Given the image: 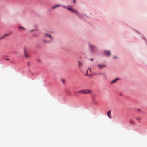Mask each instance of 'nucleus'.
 I'll list each match as a JSON object with an SVG mask.
<instances>
[{
    "mask_svg": "<svg viewBox=\"0 0 147 147\" xmlns=\"http://www.w3.org/2000/svg\"><path fill=\"white\" fill-rule=\"evenodd\" d=\"M67 10L70 11L71 13H76L77 14H78V13L77 11L74 9L71 6H69V8H67Z\"/></svg>",
    "mask_w": 147,
    "mask_h": 147,
    "instance_id": "f257e3e1",
    "label": "nucleus"
},
{
    "mask_svg": "<svg viewBox=\"0 0 147 147\" xmlns=\"http://www.w3.org/2000/svg\"><path fill=\"white\" fill-rule=\"evenodd\" d=\"M92 92V90L90 89H84V94H90Z\"/></svg>",
    "mask_w": 147,
    "mask_h": 147,
    "instance_id": "f03ea898",
    "label": "nucleus"
},
{
    "mask_svg": "<svg viewBox=\"0 0 147 147\" xmlns=\"http://www.w3.org/2000/svg\"><path fill=\"white\" fill-rule=\"evenodd\" d=\"M97 66L98 68L100 69H101L102 68H104L106 67V66L105 65L100 64H98L97 65Z\"/></svg>",
    "mask_w": 147,
    "mask_h": 147,
    "instance_id": "7ed1b4c3",
    "label": "nucleus"
},
{
    "mask_svg": "<svg viewBox=\"0 0 147 147\" xmlns=\"http://www.w3.org/2000/svg\"><path fill=\"white\" fill-rule=\"evenodd\" d=\"M24 54L26 58H28L29 57V55L27 53V49L26 48L24 49Z\"/></svg>",
    "mask_w": 147,
    "mask_h": 147,
    "instance_id": "20e7f679",
    "label": "nucleus"
},
{
    "mask_svg": "<svg viewBox=\"0 0 147 147\" xmlns=\"http://www.w3.org/2000/svg\"><path fill=\"white\" fill-rule=\"evenodd\" d=\"M44 37H48L49 38L51 39H53V38L51 37V35L47 33H45L44 34Z\"/></svg>",
    "mask_w": 147,
    "mask_h": 147,
    "instance_id": "39448f33",
    "label": "nucleus"
},
{
    "mask_svg": "<svg viewBox=\"0 0 147 147\" xmlns=\"http://www.w3.org/2000/svg\"><path fill=\"white\" fill-rule=\"evenodd\" d=\"M91 68L90 67H89L87 70L86 74V76H89L88 74L91 73Z\"/></svg>",
    "mask_w": 147,
    "mask_h": 147,
    "instance_id": "423d86ee",
    "label": "nucleus"
},
{
    "mask_svg": "<svg viewBox=\"0 0 147 147\" xmlns=\"http://www.w3.org/2000/svg\"><path fill=\"white\" fill-rule=\"evenodd\" d=\"M9 35V34H7L3 35L2 36L0 37V40L3 39L6 37L8 36Z\"/></svg>",
    "mask_w": 147,
    "mask_h": 147,
    "instance_id": "0eeeda50",
    "label": "nucleus"
},
{
    "mask_svg": "<svg viewBox=\"0 0 147 147\" xmlns=\"http://www.w3.org/2000/svg\"><path fill=\"white\" fill-rule=\"evenodd\" d=\"M104 53L105 55L110 56L111 55L110 51H105Z\"/></svg>",
    "mask_w": 147,
    "mask_h": 147,
    "instance_id": "6e6552de",
    "label": "nucleus"
},
{
    "mask_svg": "<svg viewBox=\"0 0 147 147\" xmlns=\"http://www.w3.org/2000/svg\"><path fill=\"white\" fill-rule=\"evenodd\" d=\"M78 67H81L83 65V63L81 61H79L78 62Z\"/></svg>",
    "mask_w": 147,
    "mask_h": 147,
    "instance_id": "1a4fd4ad",
    "label": "nucleus"
},
{
    "mask_svg": "<svg viewBox=\"0 0 147 147\" xmlns=\"http://www.w3.org/2000/svg\"><path fill=\"white\" fill-rule=\"evenodd\" d=\"M61 6V4H58V5H55L54 6H53L52 8V9H56V8L60 6Z\"/></svg>",
    "mask_w": 147,
    "mask_h": 147,
    "instance_id": "9d476101",
    "label": "nucleus"
},
{
    "mask_svg": "<svg viewBox=\"0 0 147 147\" xmlns=\"http://www.w3.org/2000/svg\"><path fill=\"white\" fill-rule=\"evenodd\" d=\"M111 112V110H110V111H108L107 113V114L108 115V116L110 118H111V116L110 115Z\"/></svg>",
    "mask_w": 147,
    "mask_h": 147,
    "instance_id": "9b49d317",
    "label": "nucleus"
},
{
    "mask_svg": "<svg viewBox=\"0 0 147 147\" xmlns=\"http://www.w3.org/2000/svg\"><path fill=\"white\" fill-rule=\"evenodd\" d=\"M18 28L20 31H22L25 29V28L22 27V26H21L18 27Z\"/></svg>",
    "mask_w": 147,
    "mask_h": 147,
    "instance_id": "f8f14e48",
    "label": "nucleus"
},
{
    "mask_svg": "<svg viewBox=\"0 0 147 147\" xmlns=\"http://www.w3.org/2000/svg\"><path fill=\"white\" fill-rule=\"evenodd\" d=\"M119 79V78H117L114 79L113 80L111 81V84H113L117 82V81Z\"/></svg>",
    "mask_w": 147,
    "mask_h": 147,
    "instance_id": "ddd939ff",
    "label": "nucleus"
},
{
    "mask_svg": "<svg viewBox=\"0 0 147 147\" xmlns=\"http://www.w3.org/2000/svg\"><path fill=\"white\" fill-rule=\"evenodd\" d=\"M89 46H90V48L92 50H94V48H95V47L93 45H92L90 44L89 45Z\"/></svg>",
    "mask_w": 147,
    "mask_h": 147,
    "instance_id": "4468645a",
    "label": "nucleus"
},
{
    "mask_svg": "<svg viewBox=\"0 0 147 147\" xmlns=\"http://www.w3.org/2000/svg\"><path fill=\"white\" fill-rule=\"evenodd\" d=\"M78 93H80L84 94V89L78 91L77 92Z\"/></svg>",
    "mask_w": 147,
    "mask_h": 147,
    "instance_id": "2eb2a0df",
    "label": "nucleus"
},
{
    "mask_svg": "<svg viewBox=\"0 0 147 147\" xmlns=\"http://www.w3.org/2000/svg\"><path fill=\"white\" fill-rule=\"evenodd\" d=\"M130 123L131 124H134L135 123V122L134 120H131L130 121Z\"/></svg>",
    "mask_w": 147,
    "mask_h": 147,
    "instance_id": "dca6fc26",
    "label": "nucleus"
},
{
    "mask_svg": "<svg viewBox=\"0 0 147 147\" xmlns=\"http://www.w3.org/2000/svg\"><path fill=\"white\" fill-rule=\"evenodd\" d=\"M136 120L140 121L141 120V118L140 117H136Z\"/></svg>",
    "mask_w": 147,
    "mask_h": 147,
    "instance_id": "f3484780",
    "label": "nucleus"
},
{
    "mask_svg": "<svg viewBox=\"0 0 147 147\" xmlns=\"http://www.w3.org/2000/svg\"><path fill=\"white\" fill-rule=\"evenodd\" d=\"M61 81H62V82H63V84H65V81L64 79H61Z\"/></svg>",
    "mask_w": 147,
    "mask_h": 147,
    "instance_id": "a211bd4d",
    "label": "nucleus"
},
{
    "mask_svg": "<svg viewBox=\"0 0 147 147\" xmlns=\"http://www.w3.org/2000/svg\"><path fill=\"white\" fill-rule=\"evenodd\" d=\"M63 7L64 8H66L67 9V8H69V7H67L64 6H63Z\"/></svg>",
    "mask_w": 147,
    "mask_h": 147,
    "instance_id": "6ab92c4d",
    "label": "nucleus"
},
{
    "mask_svg": "<svg viewBox=\"0 0 147 147\" xmlns=\"http://www.w3.org/2000/svg\"><path fill=\"white\" fill-rule=\"evenodd\" d=\"M27 65L28 66H29L30 65V63L29 62H28L27 63Z\"/></svg>",
    "mask_w": 147,
    "mask_h": 147,
    "instance_id": "aec40b11",
    "label": "nucleus"
},
{
    "mask_svg": "<svg viewBox=\"0 0 147 147\" xmlns=\"http://www.w3.org/2000/svg\"><path fill=\"white\" fill-rule=\"evenodd\" d=\"M96 75H102V73H99L97 74H96Z\"/></svg>",
    "mask_w": 147,
    "mask_h": 147,
    "instance_id": "412c9836",
    "label": "nucleus"
},
{
    "mask_svg": "<svg viewBox=\"0 0 147 147\" xmlns=\"http://www.w3.org/2000/svg\"><path fill=\"white\" fill-rule=\"evenodd\" d=\"M102 75H103V77L104 78H106V75L104 73H102Z\"/></svg>",
    "mask_w": 147,
    "mask_h": 147,
    "instance_id": "4be33fe9",
    "label": "nucleus"
},
{
    "mask_svg": "<svg viewBox=\"0 0 147 147\" xmlns=\"http://www.w3.org/2000/svg\"><path fill=\"white\" fill-rule=\"evenodd\" d=\"M137 111H139V112H140V111H141L139 109H137Z\"/></svg>",
    "mask_w": 147,
    "mask_h": 147,
    "instance_id": "5701e85b",
    "label": "nucleus"
},
{
    "mask_svg": "<svg viewBox=\"0 0 147 147\" xmlns=\"http://www.w3.org/2000/svg\"><path fill=\"white\" fill-rule=\"evenodd\" d=\"M5 60H9V59L8 58H6V59H5Z\"/></svg>",
    "mask_w": 147,
    "mask_h": 147,
    "instance_id": "b1692460",
    "label": "nucleus"
},
{
    "mask_svg": "<svg viewBox=\"0 0 147 147\" xmlns=\"http://www.w3.org/2000/svg\"><path fill=\"white\" fill-rule=\"evenodd\" d=\"M44 41L45 42H47V43H48V42H49V41H45V40H44Z\"/></svg>",
    "mask_w": 147,
    "mask_h": 147,
    "instance_id": "393cba45",
    "label": "nucleus"
},
{
    "mask_svg": "<svg viewBox=\"0 0 147 147\" xmlns=\"http://www.w3.org/2000/svg\"><path fill=\"white\" fill-rule=\"evenodd\" d=\"M114 59H115V58H117V57H116V56H114Z\"/></svg>",
    "mask_w": 147,
    "mask_h": 147,
    "instance_id": "a878e982",
    "label": "nucleus"
},
{
    "mask_svg": "<svg viewBox=\"0 0 147 147\" xmlns=\"http://www.w3.org/2000/svg\"><path fill=\"white\" fill-rule=\"evenodd\" d=\"M38 61L39 62H41V61L40 60H38Z\"/></svg>",
    "mask_w": 147,
    "mask_h": 147,
    "instance_id": "bb28decb",
    "label": "nucleus"
},
{
    "mask_svg": "<svg viewBox=\"0 0 147 147\" xmlns=\"http://www.w3.org/2000/svg\"><path fill=\"white\" fill-rule=\"evenodd\" d=\"M73 2L74 3H75V0H74Z\"/></svg>",
    "mask_w": 147,
    "mask_h": 147,
    "instance_id": "cd10ccee",
    "label": "nucleus"
},
{
    "mask_svg": "<svg viewBox=\"0 0 147 147\" xmlns=\"http://www.w3.org/2000/svg\"><path fill=\"white\" fill-rule=\"evenodd\" d=\"M119 95L120 96H121V95H122V94L121 93H120V94H119Z\"/></svg>",
    "mask_w": 147,
    "mask_h": 147,
    "instance_id": "c85d7f7f",
    "label": "nucleus"
},
{
    "mask_svg": "<svg viewBox=\"0 0 147 147\" xmlns=\"http://www.w3.org/2000/svg\"><path fill=\"white\" fill-rule=\"evenodd\" d=\"M90 60L92 61L93 60V59H90Z\"/></svg>",
    "mask_w": 147,
    "mask_h": 147,
    "instance_id": "c756f323",
    "label": "nucleus"
}]
</instances>
